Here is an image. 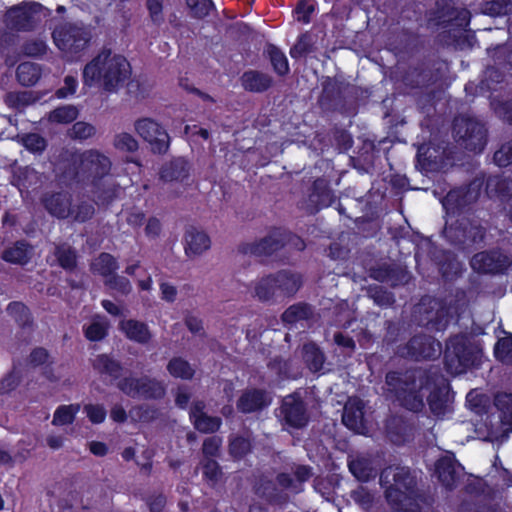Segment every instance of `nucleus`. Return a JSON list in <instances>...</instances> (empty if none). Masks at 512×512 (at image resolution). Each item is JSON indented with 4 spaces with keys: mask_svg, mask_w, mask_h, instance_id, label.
<instances>
[{
    "mask_svg": "<svg viewBox=\"0 0 512 512\" xmlns=\"http://www.w3.org/2000/svg\"><path fill=\"white\" fill-rule=\"evenodd\" d=\"M130 75L126 58L111 50H102L83 69L85 86H99L107 91L118 89Z\"/></svg>",
    "mask_w": 512,
    "mask_h": 512,
    "instance_id": "f257e3e1",
    "label": "nucleus"
},
{
    "mask_svg": "<svg viewBox=\"0 0 512 512\" xmlns=\"http://www.w3.org/2000/svg\"><path fill=\"white\" fill-rule=\"evenodd\" d=\"M388 390L394 392L398 401L411 411H419L424 406V397L430 390V382L422 373L406 374L403 377L396 372L386 376Z\"/></svg>",
    "mask_w": 512,
    "mask_h": 512,
    "instance_id": "f03ea898",
    "label": "nucleus"
},
{
    "mask_svg": "<svg viewBox=\"0 0 512 512\" xmlns=\"http://www.w3.org/2000/svg\"><path fill=\"white\" fill-rule=\"evenodd\" d=\"M481 352V345L474 338L467 335L455 336L446 346V367L451 374H461L480 360Z\"/></svg>",
    "mask_w": 512,
    "mask_h": 512,
    "instance_id": "7ed1b4c3",
    "label": "nucleus"
},
{
    "mask_svg": "<svg viewBox=\"0 0 512 512\" xmlns=\"http://www.w3.org/2000/svg\"><path fill=\"white\" fill-rule=\"evenodd\" d=\"M387 500L399 509H404L412 500L414 478L405 467H388L380 476Z\"/></svg>",
    "mask_w": 512,
    "mask_h": 512,
    "instance_id": "20e7f679",
    "label": "nucleus"
},
{
    "mask_svg": "<svg viewBox=\"0 0 512 512\" xmlns=\"http://www.w3.org/2000/svg\"><path fill=\"white\" fill-rule=\"evenodd\" d=\"M76 172L79 181L96 185L97 181L108 174L111 168L109 158L97 150H87L78 159Z\"/></svg>",
    "mask_w": 512,
    "mask_h": 512,
    "instance_id": "39448f33",
    "label": "nucleus"
},
{
    "mask_svg": "<svg viewBox=\"0 0 512 512\" xmlns=\"http://www.w3.org/2000/svg\"><path fill=\"white\" fill-rule=\"evenodd\" d=\"M456 137L463 140L465 148L480 152L486 144V131L482 124L467 118H457L454 122Z\"/></svg>",
    "mask_w": 512,
    "mask_h": 512,
    "instance_id": "423d86ee",
    "label": "nucleus"
},
{
    "mask_svg": "<svg viewBox=\"0 0 512 512\" xmlns=\"http://www.w3.org/2000/svg\"><path fill=\"white\" fill-rule=\"evenodd\" d=\"M135 132L157 153L168 149L169 136L165 129L152 118H140L134 123Z\"/></svg>",
    "mask_w": 512,
    "mask_h": 512,
    "instance_id": "0eeeda50",
    "label": "nucleus"
},
{
    "mask_svg": "<svg viewBox=\"0 0 512 512\" xmlns=\"http://www.w3.org/2000/svg\"><path fill=\"white\" fill-rule=\"evenodd\" d=\"M53 39L60 50L72 53L82 49L88 42L89 36L81 27L64 24L54 30Z\"/></svg>",
    "mask_w": 512,
    "mask_h": 512,
    "instance_id": "6e6552de",
    "label": "nucleus"
},
{
    "mask_svg": "<svg viewBox=\"0 0 512 512\" xmlns=\"http://www.w3.org/2000/svg\"><path fill=\"white\" fill-rule=\"evenodd\" d=\"M511 264L510 258L501 252H481L471 260V266L475 271L483 273H495L506 269Z\"/></svg>",
    "mask_w": 512,
    "mask_h": 512,
    "instance_id": "1a4fd4ad",
    "label": "nucleus"
},
{
    "mask_svg": "<svg viewBox=\"0 0 512 512\" xmlns=\"http://www.w3.org/2000/svg\"><path fill=\"white\" fill-rule=\"evenodd\" d=\"M363 408L362 400L350 398L344 407L342 416L344 425L358 434H365L367 432Z\"/></svg>",
    "mask_w": 512,
    "mask_h": 512,
    "instance_id": "9d476101",
    "label": "nucleus"
},
{
    "mask_svg": "<svg viewBox=\"0 0 512 512\" xmlns=\"http://www.w3.org/2000/svg\"><path fill=\"white\" fill-rule=\"evenodd\" d=\"M281 413L286 423L291 427L300 428L307 422L304 405L295 395L284 398Z\"/></svg>",
    "mask_w": 512,
    "mask_h": 512,
    "instance_id": "9b49d317",
    "label": "nucleus"
},
{
    "mask_svg": "<svg viewBox=\"0 0 512 512\" xmlns=\"http://www.w3.org/2000/svg\"><path fill=\"white\" fill-rule=\"evenodd\" d=\"M407 349V354L416 359H430L441 353L440 343L428 336L414 337L410 340Z\"/></svg>",
    "mask_w": 512,
    "mask_h": 512,
    "instance_id": "f8f14e48",
    "label": "nucleus"
},
{
    "mask_svg": "<svg viewBox=\"0 0 512 512\" xmlns=\"http://www.w3.org/2000/svg\"><path fill=\"white\" fill-rule=\"evenodd\" d=\"M210 247L211 240L204 231L195 228H190L186 231L184 236V249L188 257H198L208 251Z\"/></svg>",
    "mask_w": 512,
    "mask_h": 512,
    "instance_id": "ddd939ff",
    "label": "nucleus"
},
{
    "mask_svg": "<svg viewBox=\"0 0 512 512\" xmlns=\"http://www.w3.org/2000/svg\"><path fill=\"white\" fill-rule=\"evenodd\" d=\"M190 419L194 427L202 433H213L221 426V419L208 416L204 412V404L199 401L193 404L190 411Z\"/></svg>",
    "mask_w": 512,
    "mask_h": 512,
    "instance_id": "4468645a",
    "label": "nucleus"
},
{
    "mask_svg": "<svg viewBox=\"0 0 512 512\" xmlns=\"http://www.w3.org/2000/svg\"><path fill=\"white\" fill-rule=\"evenodd\" d=\"M271 402L270 396L257 389L245 391L238 401V409L244 413H250L268 406Z\"/></svg>",
    "mask_w": 512,
    "mask_h": 512,
    "instance_id": "2eb2a0df",
    "label": "nucleus"
},
{
    "mask_svg": "<svg viewBox=\"0 0 512 512\" xmlns=\"http://www.w3.org/2000/svg\"><path fill=\"white\" fill-rule=\"evenodd\" d=\"M119 329L128 339L141 344L148 343L152 337L145 323L133 319L122 320L119 323Z\"/></svg>",
    "mask_w": 512,
    "mask_h": 512,
    "instance_id": "dca6fc26",
    "label": "nucleus"
},
{
    "mask_svg": "<svg viewBox=\"0 0 512 512\" xmlns=\"http://www.w3.org/2000/svg\"><path fill=\"white\" fill-rule=\"evenodd\" d=\"M47 211L58 218H66L71 214V199L68 194L54 193L43 200Z\"/></svg>",
    "mask_w": 512,
    "mask_h": 512,
    "instance_id": "f3484780",
    "label": "nucleus"
},
{
    "mask_svg": "<svg viewBox=\"0 0 512 512\" xmlns=\"http://www.w3.org/2000/svg\"><path fill=\"white\" fill-rule=\"evenodd\" d=\"M435 469L438 479L443 485L446 487L454 485L458 476L459 465L452 455H445L440 458L436 463Z\"/></svg>",
    "mask_w": 512,
    "mask_h": 512,
    "instance_id": "a211bd4d",
    "label": "nucleus"
},
{
    "mask_svg": "<svg viewBox=\"0 0 512 512\" xmlns=\"http://www.w3.org/2000/svg\"><path fill=\"white\" fill-rule=\"evenodd\" d=\"M278 295L291 296L295 294L302 285L301 276L290 271H281L273 275Z\"/></svg>",
    "mask_w": 512,
    "mask_h": 512,
    "instance_id": "6ab92c4d",
    "label": "nucleus"
},
{
    "mask_svg": "<svg viewBox=\"0 0 512 512\" xmlns=\"http://www.w3.org/2000/svg\"><path fill=\"white\" fill-rule=\"evenodd\" d=\"M349 470L359 481H368L376 475V467L371 458L359 455L349 461Z\"/></svg>",
    "mask_w": 512,
    "mask_h": 512,
    "instance_id": "aec40b11",
    "label": "nucleus"
},
{
    "mask_svg": "<svg viewBox=\"0 0 512 512\" xmlns=\"http://www.w3.org/2000/svg\"><path fill=\"white\" fill-rule=\"evenodd\" d=\"M188 164L183 159H176L165 166L161 170V179L164 182H182L188 177Z\"/></svg>",
    "mask_w": 512,
    "mask_h": 512,
    "instance_id": "412c9836",
    "label": "nucleus"
},
{
    "mask_svg": "<svg viewBox=\"0 0 512 512\" xmlns=\"http://www.w3.org/2000/svg\"><path fill=\"white\" fill-rule=\"evenodd\" d=\"M241 82L246 90L254 92L264 91L271 85L269 76L255 71L245 72L242 75Z\"/></svg>",
    "mask_w": 512,
    "mask_h": 512,
    "instance_id": "4be33fe9",
    "label": "nucleus"
},
{
    "mask_svg": "<svg viewBox=\"0 0 512 512\" xmlns=\"http://www.w3.org/2000/svg\"><path fill=\"white\" fill-rule=\"evenodd\" d=\"M31 255L32 248L23 242H17L3 252L2 258L10 263L23 265L29 261Z\"/></svg>",
    "mask_w": 512,
    "mask_h": 512,
    "instance_id": "5701e85b",
    "label": "nucleus"
},
{
    "mask_svg": "<svg viewBox=\"0 0 512 512\" xmlns=\"http://www.w3.org/2000/svg\"><path fill=\"white\" fill-rule=\"evenodd\" d=\"M79 404L60 405L53 414L52 424L54 426H66L72 424L80 411Z\"/></svg>",
    "mask_w": 512,
    "mask_h": 512,
    "instance_id": "b1692460",
    "label": "nucleus"
},
{
    "mask_svg": "<svg viewBox=\"0 0 512 512\" xmlns=\"http://www.w3.org/2000/svg\"><path fill=\"white\" fill-rule=\"evenodd\" d=\"M303 359L308 368L313 372L321 370L325 361L324 354L313 343L303 346Z\"/></svg>",
    "mask_w": 512,
    "mask_h": 512,
    "instance_id": "393cba45",
    "label": "nucleus"
},
{
    "mask_svg": "<svg viewBox=\"0 0 512 512\" xmlns=\"http://www.w3.org/2000/svg\"><path fill=\"white\" fill-rule=\"evenodd\" d=\"M93 367L101 374H107L113 379H116L120 376L121 366L120 364L110 358L108 355L102 354L96 356L93 360Z\"/></svg>",
    "mask_w": 512,
    "mask_h": 512,
    "instance_id": "a878e982",
    "label": "nucleus"
},
{
    "mask_svg": "<svg viewBox=\"0 0 512 512\" xmlns=\"http://www.w3.org/2000/svg\"><path fill=\"white\" fill-rule=\"evenodd\" d=\"M109 328V322L105 317L95 316L91 323L85 329V336L90 341L102 340L106 335Z\"/></svg>",
    "mask_w": 512,
    "mask_h": 512,
    "instance_id": "bb28decb",
    "label": "nucleus"
},
{
    "mask_svg": "<svg viewBox=\"0 0 512 512\" xmlns=\"http://www.w3.org/2000/svg\"><path fill=\"white\" fill-rule=\"evenodd\" d=\"M118 269L116 259L108 254L102 253L92 262V270L106 278H109L113 272Z\"/></svg>",
    "mask_w": 512,
    "mask_h": 512,
    "instance_id": "cd10ccee",
    "label": "nucleus"
},
{
    "mask_svg": "<svg viewBox=\"0 0 512 512\" xmlns=\"http://www.w3.org/2000/svg\"><path fill=\"white\" fill-rule=\"evenodd\" d=\"M254 295L260 300H269L278 295L276 282L273 275L259 279L254 284Z\"/></svg>",
    "mask_w": 512,
    "mask_h": 512,
    "instance_id": "c85d7f7f",
    "label": "nucleus"
},
{
    "mask_svg": "<svg viewBox=\"0 0 512 512\" xmlns=\"http://www.w3.org/2000/svg\"><path fill=\"white\" fill-rule=\"evenodd\" d=\"M17 77L19 82L23 85H33L40 78V68L34 63H22L17 68Z\"/></svg>",
    "mask_w": 512,
    "mask_h": 512,
    "instance_id": "c756f323",
    "label": "nucleus"
},
{
    "mask_svg": "<svg viewBox=\"0 0 512 512\" xmlns=\"http://www.w3.org/2000/svg\"><path fill=\"white\" fill-rule=\"evenodd\" d=\"M31 14L26 6H17L7 12L8 22L17 29H28Z\"/></svg>",
    "mask_w": 512,
    "mask_h": 512,
    "instance_id": "7c9ffc66",
    "label": "nucleus"
},
{
    "mask_svg": "<svg viewBox=\"0 0 512 512\" xmlns=\"http://www.w3.org/2000/svg\"><path fill=\"white\" fill-rule=\"evenodd\" d=\"M78 109L72 105H65L56 108L48 115V120L51 123L68 124L78 117Z\"/></svg>",
    "mask_w": 512,
    "mask_h": 512,
    "instance_id": "2f4dec72",
    "label": "nucleus"
},
{
    "mask_svg": "<svg viewBox=\"0 0 512 512\" xmlns=\"http://www.w3.org/2000/svg\"><path fill=\"white\" fill-rule=\"evenodd\" d=\"M167 370L173 377L181 379H191L195 372L186 360L179 357L169 361Z\"/></svg>",
    "mask_w": 512,
    "mask_h": 512,
    "instance_id": "473e14b6",
    "label": "nucleus"
},
{
    "mask_svg": "<svg viewBox=\"0 0 512 512\" xmlns=\"http://www.w3.org/2000/svg\"><path fill=\"white\" fill-rule=\"evenodd\" d=\"M113 147L120 152L133 153L138 150V141L128 132H120L113 137Z\"/></svg>",
    "mask_w": 512,
    "mask_h": 512,
    "instance_id": "72a5a7b5",
    "label": "nucleus"
},
{
    "mask_svg": "<svg viewBox=\"0 0 512 512\" xmlns=\"http://www.w3.org/2000/svg\"><path fill=\"white\" fill-rule=\"evenodd\" d=\"M165 394V386L154 379L142 377V386L140 388L139 397L143 398H160Z\"/></svg>",
    "mask_w": 512,
    "mask_h": 512,
    "instance_id": "f704fd0d",
    "label": "nucleus"
},
{
    "mask_svg": "<svg viewBox=\"0 0 512 512\" xmlns=\"http://www.w3.org/2000/svg\"><path fill=\"white\" fill-rule=\"evenodd\" d=\"M310 308L305 304H295L290 306L282 315V320L286 324H295L305 320L310 315Z\"/></svg>",
    "mask_w": 512,
    "mask_h": 512,
    "instance_id": "c9c22d12",
    "label": "nucleus"
},
{
    "mask_svg": "<svg viewBox=\"0 0 512 512\" xmlns=\"http://www.w3.org/2000/svg\"><path fill=\"white\" fill-rule=\"evenodd\" d=\"M267 54L270 57L271 63L274 67V70L279 75H285L289 71L288 60L283 52H281L277 47L270 45L267 48Z\"/></svg>",
    "mask_w": 512,
    "mask_h": 512,
    "instance_id": "e433bc0d",
    "label": "nucleus"
},
{
    "mask_svg": "<svg viewBox=\"0 0 512 512\" xmlns=\"http://www.w3.org/2000/svg\"><path fill=\"white\" fill-rule=\"evenodd\" d=\"M427 401L431 411L437 416L444 415L449 409L448 401L440 389L431 391Z\"/></svg>",
    "mask_w": 512,
    "mask_h": 512,
    "instance_id": "4c0bfd02",
    "label": "nucleus"
},
{
    "mask_svg": "<svg viewBox=\"0 0 512 512\" xmlns=\"http://www.w3.org/2000/svg\"><path fill=\"white\" fill-rule=\"evenodd\" d=\"M495 405L502 413L503 422L512 426V394H498L495 398Z\"/></svg>",
    "mask_w": 512,
    "mask_h": 512,
    "instance_id": "58836bf2",
    "label": "nucleus"
},
{
    "mask_svg": "<svg viewBox=\"0 0 512 512\" xmlns=\"http://www.w3.org/2000/svg\"><path fill=\"white\" fill-rule=\"evenodd\" d=\"M495 355L502 362L512 363V335L502 338L497 342Z\"/></svg>",
    "mask_w": 512,
    "mask_h": 512,
    "instance_id": "ea45409f",
    "label": "nucleus"
},
{
    "mask_svg": "<svg viewBox=\"0 0 512 512\" xmlns=\"http://www.w3.org/2000/svg\"><path fill=\"white\" fill-rule=\"evenodd\" d=\"M202 469L204 478L212 484H216L221 479L222 473L215 460L205 458L202 462Z\"/></svg>",
    "mask_w": 512,
    "mask_h": 512,
    "instance_id": "a19ab883",
    "label": "nucleus"
},
{
    "mask_svg": "<svg viewBox=\"0 0 512 512\" xmlns=\"http://www.w3.org/2000/svg\"><path fill=\"white\" fill-rule=\"evenodd\" d=\"M96 133L95 127L87 122H76L69 131V134L74 139H88Z\"/></svg>",
    "mask_w": 512,
    "mask_h": 512,
    "instance_id": "79ce46f5",
    "label": "nucleus"
},
{
    "mask_svg": "<svg viewBox=\"0 0 512 512\" xmlns=\"http://www.w3.org/2000/svg\"><path fill=\"white\" fill-rule=\"evenodd\" d=\"M142 386V377L141 378H124L118 383L119 389L130 397H139L140 388Z\"/></svg>",
    "mask_w": 512,
    "mask_h": 512,
    "instance_id": "37998d69",
    "label": "nucleus"
},
{
    "mask_svg": "<svg viewBox=\"0 0 512 512\" xmlns=\"http://www.w3.org/2000/svg\"><path fill=\"white\" fill-rule=\"evenodd\" d=\"M469 12L465 9L461 10H453L449 14H443L439 17V23L445 24L448 22L455 21V25L457 26H466L469 23Z\"/></svg>",
    "mask_w": 512,
    "mask_h": 512,
    "instance_id": "c03bdc74",
    "label": "nucleus"
},
{
    "mask_svg": "<svg viewBox=\"0 0 512 512\" xmlns=\"http://www.w3.org/2000/svg\"><path fill=\"white\" fill-rule=\"evenodd\" d=\"M186 2L192 14L198 18L208 15L213 7L211 0H186Z\"/></svg>",
    "mask_w": 512,
    "mask_h": 512,
    "instance_id": "a18cd8bd",
    "label": "nucleus"
},
{
    "mask_svg": "<svg viewBox=\"0 0 512 512\" xmlns=\"http://www.w3.org/2000/svg\"><path fill=\"white\" fill-rule=\"evenodd\" d=\"M94 214L93 205L87 202H80L75 209H71L69 216L73 217L75 221L84 222L90 219Z\"/></svg>",
    "mask_w": 512,
    "mask_h": 512,
    "instance_id": "49530a36",
    "label": "nucleus"
},
{
    "mask_svg": "<svg viewBox=\"0 0 512 512\" xmlns=\"http://www.w3.org/2000/svg\"><path fill=\"white\" fill-rule=\"evenodd\" d=\"M494 161L500 167H505L512 163V140L502 145L495 152Z\"/></svg>",
    "mask_w": 512,
    "mask_h": 512,
    "instance_id": "de8ad7c7",
    "label": "nucleus"
},
{
    "mask_svg": "<svg viewBox=\"0 0 512 512\" xmlns=\"http://www.w3.org/2000/svg\"><path fill=\"white\" fill-rule=\"evenodd\" d=\"M84 411L89 420L94 424L102 423L106 418V409L99 404L85 405Z\"/></svg>",
    "mask_w": 512,
    "mask_h": 512,
    "instance_id": "09e8293b",
    "label": "nucleus"
},
{
    "mask_svg": "<svg viewBox=\"0 0 512 512\" xmlns=\"http://www.w3.org/2000/svg\"><path fill=\"white\" fill-rule=\"evenodd\" d=\"M351 497L359 506L365 510L369 509L374 501V496L364 487H359L358 489L354 490L351 494Z\"/></svg>",
    "mask_w": 512,
    "mask_h": 512,
    "instance_id": "8fccbe9b",
    "label": "nucleus"
},
{
    "mask_svg": "<svg viewBox=\"0 0 512 512\" xmlns=\"http://www.w3.org/2000/svg\"><path fill=\"white\" fill-rule=\"evenodd\" d=\"M56 255L60 265L65 269H72L76 264L75 253L68 247L57 248Z\"/></svg>",
    "mask_w": 512,
    "mask_h": 512,
    "instance_id": "3c124183",
    "label": "nucleus"
},
{
    "mask_svg": "<svg viewBox=\"0 0 512 512\" xmlns=\"http://www.w3.org/2000/svg\"><path fill=\"white\" fill-rule=\"evenodd\" d=\"M24 146L31 152H41L46 147V141L38 134H28L23 137Z\"/></svg>",
    "mask_w": 512,
    "mask_h": 512,
    "instance_id": "603ef678",
    "label": "nucleus"
},
{
    "mask_svg": "<svg viewBox=\"0 0 512 512\" xmlns=\"http://www.w3.org/2000/svg\"><path fill=\"white\" fill-rule=\"evenodd\" d=\"M314 3L311 0H302L298 3L296 8V17L298 21L308 23L310 15L314 12Z\"/></svg>",
    "mask_w": 512,
    "mask_h": 512,
    "instance_id": "864d4df0",
    "label": "nucleus"
},
{
    "mask_svg": "<svg viewBox=\"0 0 512 512\" xmlns=\"http://www.w3.org/2000/svg\"><path fill=\"white\" fill-rule=\"evenodd\" d=\"M250 446L247 439L236 437L230 443V452L235 457H242L250 450Z\"/></svg>",
    "mask_w": 512,
    "mask_h": 512,
    "instance_id": "5fc2aeb1",
    "label": "nucleus"
},
{
    "mask_svg": "<svg viewBox=\"0 0 512 512\" xmlns=\"http://www.w3.org/2000/svg\"><path fill=\"white\" fill-rule=\"evenodd\" d=\"M106 283L114 290L122 293L127 294L131 291V284L130 282L121 276H110L107 278Z\"/></svg>",
    "mask_w": 512,
    "mask_h": 512,
    "instance_id": "6e6d98bb",
    "label": "nucleus"
},
{
    "mask_svg": "<svg viewBox=\"0 0 512 512\" xmlns=\"http://www.w3.org/2000/svg\"><path fill=\"white\" fill-rule=\"evenodd\" d=\"M221 444L222 440L217 436L207 438L203 443L204 457L207 459L216 456Z\"/></svg>",
    "mask_w": 512,
    "mask_h": 512,
    "instance_id": "4d7b16f0",
    "label": "nucleus"
},
{
    "mask_svg": "<svg viewBox=\"0 0 512 512\" xmlns=\"http://www.w3.org/2000/svg\"><path fill=\"white\" fill-rule=\"evenodd\" d=\"M8 313L19 323H25L28 319L27 308L22 303H11L7 308Z\"/></svg>",
    "mask_w": 512,
    "mask_h": 512,
    "instance_id": "13d9d810",
    "label": "nucleus"
},
{
    "mask_svg": "<svg viewBox=\"0 0 512 512\" xmlns=\"http://www.w3.org/2000/svg\"><path fill=\"white\" fill-rule=\"evenodd\" d=\"M78 82L75 77L67 76L64 79V86L57 91L59 98H65L75 93Z\"/></svg>",
    "mask_w": 512,
    "mask_h": 512,
    "instance_id": "bf43d9fd",
    "label": "nucleus"
},
{
    "mask_svg": "<svg viewBox=\"0 0 512 512\" xmlns=\"http://www.w3.org/2000/svg\"><path fill=\"white\" fill-rule=\"evenodd\" d=\"M22 175L23 179H20V185L23 188H29L32 184H37L40 181L38 173L32 168L26 167L23 170Z\"/></svg>",
    "mask_w": 512,
    "mask_h": 512,
    "instance_id": "052dcab7",
    "label": "nucleus"
},
{
    "mask_svg": "<svg viewBox=\"0 0 512 512\" xmlns=\"http://www.w3.org/2000/svg\"><path fill=\"white\" fill-rule=\"evenodd\" d=\"M18 382L19 376L15 371H13L2 380L0 389L5 393L10 392L18 385Z\"/></svg>",
    "mask_w": 512,
    "mask_h": 512,
    "instance_id": "680f3d73",
    "label": "nucleus"
},
{
    "mask_svg": "<svg viewBox=\"0 0 512 512\" xmlns=\"http://www.w3.org/2000/svg\"><path fill=\"white\" fill-rule=\"evenodd\" d=\"M161 223L156 218H150L146 224L145 232L150 237H156L160 234Z\"/></svg>",
    "mask_w": 512,
    "mask_h": 512,
    "instance_id": "e2e57ef3",
    "label": "nucleus"
},
{
    "mask_svg": "<svg viewBox=\"0 0 512 512\" xmlns=\"http://www.w3.org/2000/svg\"><path fill=\"white\" fill-rule=\"evenodd\" d=\"M308 48V42L306 37H301L298 42L291 48L290 55L293 58L299 57L302 54L306 53Z\"/></svg>",
    "mask_w": 512,
    "mask_h": 512,
    "instance_id": "0e129e2a",
    "label": "nucleus"
},
{
    "mask_svg": "<svg viewBox=\"0 0 512 512\" xmlns=\"http://www.w3.org/2000/svg\"><path fill=\"white\" fill-rule=\"evenodd\" d=\"M162 299L172 302L176 298V288L168 283H162L160 286Z\"/></svg>",
    "mask_w": 512,
    "mask_h": 512,
    "instance_id": "69168bd1",
    "label": "nucleus"
},
{
    "mask_svg": "<svg viewBox=\"0 0 512 512\" xmlns=\"http://www.w3.org/2000/svg\"><path fill=\"white\" fill-rule=\"evenodd\" d=\"M147 6L154 21L159 20L162 12V0H148Z\"/></svg>",
    "mask_w": 512,
    "mask_h": 512,
    "instance_id": "338daca9",
    "label": "nucleus"
},
{
    "mask_svg": "<svg viewBox=\"0 0 512 512\" xmlns=\"http://www.w3.org/2000/svg\"><path fill=\"white\" fill-rule=\"evenodd\" d=\"M185 324L192 333H200L203 328L202 321L192 315L186 317Z\"/></svg>",
    "mask_w": 512,
    "mask_h": 512,
    "instance_id": "774afa93",
    "label": "nucleus"
}]
</instances>
